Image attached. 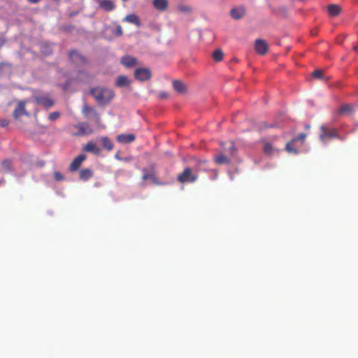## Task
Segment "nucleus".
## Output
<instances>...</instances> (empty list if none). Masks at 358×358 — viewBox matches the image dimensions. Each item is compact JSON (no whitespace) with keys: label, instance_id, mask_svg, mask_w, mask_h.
Returning <instances> with one entry per match:
<instances>
[{"label":"nucleus","instance_id":"c756f323","mask_svg":"<svg viewBox=\"0 0 358 358\" xmlns=\"http://www.w3.org/2000/svg\"><path fill=\"white\" fill-rule=\"evenodd\" d=\"M60 117V113L59 112H52L48 115V120L50 121H55L59 119Z\"/></svg>","mask_w":358,"mask_h":358},{"label":"nucleus","instance_id":"a19ab883","mask_svg":"<svg viewBox=\"0 0 358 358\" xmlns=\"http://www.w3.org/2000/svg\"><path fill=\"white\" fill-rule=\"evenodd\" d=\"M6 65H7V66H11V65H10V64H7V63H3V62H1V63H0V69H2V67H3V66H6Z\"/></svg>","mask_w":358,"mask_h":358},{"label":"nucleus","instance_id":"9d476101","mask_svg":"<svg viewBox=\"0 0 358 358\" xmlns=\"http://www.w3.org/2000/svg\"><path fill=\"white\" fill-rule=\"evenodd\" d=\"M255 49L256 52L259 55H264L268 52V45L266 41L262 39H257L255 42Z\"/></svg>","mask_w":358,"mask_h":358},{"label":"nucleus","instance_id":"49530a36","mask_svg":"<svg viewBox=\"0 0 358 358\" xmlns=\"http://www.w3.org/2000/svg\"><path fill=\"white\" fill-rule=\"evenodd\" d=\"M55 1H58V0H55Z\"/></svg>","mask_w":358,"mask_h":358},{"label":"nucleus","instance_id":"b1692460","mask_svg":"<svg viewBox=\"0 0 358 358\" xmlns=\"http://www.w3.org/2000/svg\"><path fill=\"white\" fill-rule=\"evenodd\" d=\"M93 176L92 171L90 169H83L79 173V179L86 181Z\"/></svg>","mask_w":358,"mask_h":358},{"label":"nucleus","instance_id":"a211bd4d","mask_svg":"<svg viewBox=\"0 0 358 358\" xmlns=\"http://www.w3.org/2000/svg\"><path fill=\"white\" fill-rule=\"evenodd\" d=\"M214 161L216 164H229V158L224 153H220L214 157Z\"/></svg>","mask_w":358,"mask_h":358},{"label":"nucleus","instance_id":"bb28decb","mask_svg":"<svg viewBox=\"0 0 358 358\" xmlns=\"http://www.w3.org/2000/svg\"><path fill=\"white\" fill-rule=\"evenodd\" d=\"M352 110V107L350 104H344L339 108L338 112L342 114L350 113Z\"/></svg>","mask_w":358,"mask_h":358},{"label":"nucleus","instance_id":"5701e85b","mask_svg":"<svg viewBox=\"0 0 358 358\" xmlns=\"http://www.w3.org/2000/svg\"><path fill=\"white\" fill-rule=\"evenodd\" d=\"M172 86H173L174 90L178 93H185L187 91V87L182 81L174 80L172 83Z\"/></svg>","mask_w":358,"mask_h":358},{"label":"nucleus","instance_id":"72a5a7b5","mask_svg":"<svg viewBox=\"0 0 358 358\" xmlns=\"http://www.w3.org/2000/svg\"><path fill=\"white\" fill-rule=\"evenodd\" d=\"M228 152L231 155H233L234 153H236V147L234 146V144L232 141L229 142Z\"/></svg>","mask_w":358,"mask_h":358},{"label":"nucleus","instance_id":"2f4dec72","mask_svg":"<svg viewBox=\"0 0 358 358\" xmlns=\"http://www.w3.org/2000/svg\"><path fill=\"white\" fill-rule=\"evenodd\" d=\"M307 136L306 134H305L304 133H301L300 134H299V136L297 137H295L294 139H292L291 141V142H297L299 141H302L303 142V141L305 140V138Z\"/></svg>","mask_w":358,"mask_h":358},{"label":"nucleus","instance_id":"2eb2a0df","mask_svg":"<svg viewBox=\"0 0 358 358\" xmlns=\"http://www.w3.org/2000/svg\"><path fill=\"white\" fill-rule=\"evenodd\" d=\"M134 140L135 135L134 134H119L117 137V142L123 144L132 143Z\"/></svg>","mask_w":358,"mask_h":358},{"label":"nucleus","instance_id":"ea45409f","mask_svg":"<svg viewBox=\"0 0 358 358\" xmlns=\"http://www.w3.org/2000/svg\"><path fill=\"white\" fill-rule=\"evenodd\" d=\"M31 3L36 4L38 3L41 0H28Z\"/></svg>","mask_w":358,"mask_h":358},{"label":"nucleus","instance_id":"f704fd0d","mask_svg":"<svg viewBox=\"0 0 358 358\" xmlns=\"http://www.w3.org/2000/svg\"><path fill=\"white\" fill-rule=\"evenodd\" d=\"M179 10L183 12V13H189L192 11V8L189 6H180L178 7Z\"/></svg>","mask_w":358,"mask_h":358},{"label":"nucleus","instance_id":"79ce46f5","mask_svg":"<svg viewBox=\"0 0 358 358\" xmlns=\"http://www.w3.org/2000/svg\"><path fill=\"white\" fill-rule=\"evenodd\" d=\"M3 182H4V180H3V178L1 179V180H0V185H1V183H3Z\"/></svg>","mask_w":358,"mask_h":358},{"label":"nucleus","instance_id":"f3484780","mask_svg":"<svg viewBox=\"0 0 358 358\" xmlns=\"http://www.w3.org/2000/svg\"><path fill=\"white\" fill-rule=\"evenodd\" d=\"M153 7L159 11H165L168 7L167 0H153Z\"/></svg>","mask_w":358,"mask_h":358},{"label":"nucleus","instance_id":"c9c22d12","mask_svg":"<svg viewBox=\"0 0 358 358\" xmlns=\"http://www.w3.org/2000/svg\"><path fill=\"white\" fill-rule=\"evenodd\" d=\"M153 178V176L152 174H150L148 171L145 169H143V180H147L148 179H152Z\"/></svg>","mask_w":358,"mask_h":358},{"label":"nucleus","instance_id":"1a4fd4ad","mask_svg":"<svg viewBox=\"0 0 358 358\" xmlns=\"http://www.w3.org/2000/svg\"><path fill=\"white\" fill-rule=\"evenodd\" d=\"M135 78L143 82L148 80L152 76L150 71L147 68H139L136 69L134 73Z\"/></svg>","mask_w":358,"mask_h":358},{"label":"nucleus","instance_id":"6e6552de","mask_svg":"<svg viewBox=\"0 0 358 358\" xmlns=\"http://www.w3.org/2000/svg\"><path fill=\"white\" fill-rule=\"evenodd\" d=\"M73 127L77 130L74 132V136L87 135L92 133V129L88 125V123L86 122L78 123L77 124L74 125Z\"/></svg>","mask_w":358,"mask_h":358},{"label":"nucleus","instance_id":"9b49d317","mask_svg":"<svg viewBox=\"0 0 358 358\" xmlns=\"http://www.w3.org/2000/svg\"><path fill=\"white\" fill-rule=\"evenodd\" d=\"M87 159L86 156L83 154L78 155L74 158L72 163L69 165V171H77L81 166L82 163Z\"/></svg>","mask_w":358,"mask_h":358},{"label":"nucleus","instance_id":"f8f14e48","mask_svg":"<svg viewBox=\"0 0 358 358\" xmlns=\"http://www.w3.org/2000/svg\"><path fill=\"white\" fill-rule=\"evenodd\" d=\"M99 2V8H101L105 12H110L113 11L115 5L113 2V0H96Z\"/></svg>","mask_w":358,"mask_h":358},{"label":"nucleus","instance_id":"c85d7f7f","mask_svg":"<svg viewBox=\"0 0 358 358\" xmlns=\"http://www.w3.org/2000/svg\"><path fill=\"white\" fill-rule=\"evenodd\" d=\"M293 144V142H288L287 143L286 145H285V149L287 150V152L289 153H297L298 151H297V149L295 148L294 147L292 146V145Z\"/></svg>","mask_w":358,"mask_h":358},{"label":"nucleus","instance_id":"7ed1b4c3","mask_svg":"<svg viewBox=\"0 0 358 358\" xmlns=\"http://www.w3.org/2000/svg\"><path fill=\"white\" fill-rule=\"evenodd\" d=\"M197 175L193 173L192 170L189 167L185 168L182 173L178 175V180L180 182H194L197 180Z\"/></svg>","mask_w":358,"mask_h":358},{"label":"nucleus","instance_id":"e433bc0d","mask_svg":"<svg viewBox=\"0 0 358 358\" xmlns=\"http://www.w3.org/2000/svg\"><path fill=\"white\" fill-rule=\"evenodd\" d=\"M54 178L55 179L57 180V181H60V180H64V176L62 175L60 173H59L58 171H55L54 173Z\"/></svg>","mask_w":358,"mask_h":358},{"label":"nucleus","instance_id":"4be33fe9","mask_svg":"<svg viewBox=\"0 0 358 358\" xmlns=\"http://www.w3.org/2000/svg\"><path fill=\"white\" fill-rule=\"evenodd\" d=\"M130 80L125 76H119L116 79V86L119 87H124L129 86Z\"/></svg>","mask_w":358,"mask_h":358},{"label":"nucleus","instance_id":"aec40b11","mask_svg":"<svg viewBox=\"0 0 358 358\" xmlns=\"http://www.w3.org/2000/svg\"><path fill=\"white\" fill-rule=\"evenodd\" d=\"M124 21L129 23H131L136 25V27H141V21L139 17L135 14L127 15L124 18Z\"/></svg>","mask_w":358,"mask_h":358},{"label":"nucleus","instance_id":"0eeeda50","mask_svg":"<svg viewBox=\"0 0 358 358\" xmlns=\"http://www.w3.org/2000/svg\"><path fill=\"white\" fill-rule=\"evenodd\" d=\"M69 60L78 66H83L87 63V59L76 50L69 52Z\"/></svg>","mask_w":358,"mask_h":358},{"label":"nucleus","instance_id":"4468645a","mask_svg":"<svg viewBox=\"0 0 358 358\" xmlns=\"http://www.w3.org/2000/svg\"><path fill=\"white\" fill-rule=\"evenodd\" d=\"M245 15V9L243 7H235L231 9V15L233 19L239 20Z\"/></svg>","mask_w":358,"mask_h":358},{"label":"nucleus","instance_id":"6ab92c4d","mask_svg":"<svg viewBox=\"0 0 358 358\" xmlns=\"http://www.w3.org/2000/svg\"><path fill=\"white\" fill-rule=\"evenodd\" d=\"M327 10H328L329 15L331 17L337 16L341 13V7L336 3H331L327 7Z\"/></svg>","mask_w":358,"mask_h":358},{"label":"nucleus","instance_id":"dca6fc26","mask_svg":"<svg viewBox=\"0 0 358 358\" xmlns=\"http://www.w3.org/2000/svg\"><path fill=\"white\" fill-rule=\"evenodd\" d=\"M278 149L273 148L271 143L268 141H264L263 143V152L265 155L268 157L273 156V153L277 152Z\"/></svg>","mask_w":358,"mask_h":358},{"label":"nucleus","instance_id":"4c0bfd02","mask_svg":"<svg viewBox=\"0 0 358 358\" xmlns=\"http://www.w3.org/2000/svg\"><path fill=\"white\" fill-rule=\"evenodd\" d=\"M9 124V120L7 119H0V127H6Z\"/></svg>","mask_w":358,"mask_h":358},{"label":"nucleus","instance_id":"c03bdc74","mask_svg":"<svg viewBox=\"0 0 358 358\" xmlns=\"http://www.w3.org/2000/svg\"><path fill=\"white\" fill-rule=\"evenodd\" d=\"M2 45V43H0V47Z\"/></svg>","mask_w":358,"mask_h":358},{"label":"nucleus","instance_id":"cd10ccee","mask_svg":"<svg viewBox=\"0 0 358 358\" xmlns=\"http://www.w3.org/2000/svg\"><path fill=\"white\" fill-rule=\"evenodd\" d=\"M1 167L6 171H11L12 162L10 159H4L1 163Z\"/></svg>","mask_w":358,"mask_h":358},{"label":"nucleus","instance_id":"473e14b6","mask_svg":"<svg viewBox=\"0 0 358 358\" xmlns=\"http://www.w3.org/2000/svg\"><path fill=\"white\" fill-rule=\"evenodd\" d=\"M122 26L117 25L116 26V28H115V30H113V34L117 36H121L122 35Z\"/></svg>","mask_w":358,"mask_h":358},{"label":"nucleus","instance_id":"20e7f679","mask_svg":"<svg viewBox=\"0 0 358 358\" xmlns=\"http://www.w3.org/2000/svg\"><path fill=\"white\" fill-rule=\"evenodd\" d=\"M27 103H28L27 100L17 101L16 106L15 108L14 112H13V116H14L15 120H20L22 115H25L27 117L30 115L29 113L27 111L25 108Z\"/></svg>","mask_w":358,"mask_h":358},{"label":"nucleus","instance_id":"a18cd8bd","mask_svg":"<svg viewBox=\"0 0 358 358\" xmlns=\"http://www.w3.org/2000/svg\"><path fill=\"white\" fill-rule=\"evenodd\" d=\"M122 1H127V0H122Z\"/></svg>","mask_w":358,"mask_h":358},{"label":"nucleus","instance_id":"7c9ffc66","mask_svg":"<svg viewBox=\"0 0 358 358\" xmlns=\"http://www.w3.org/2000/svg\"><path fill=\"white\" fill-rule=\"evenodd\" d=\"M313 77L317 79H322L324 76V71L321 70H316L313 72Z\"/></svg>","mask_w":358,"mask_h":358},{"label":"nucleus","instance_id":"f03ea898","mask_svg":"<svg viewBox=\"0 0 358 358\" xmlns=\"http://www.w3.org/2000/svg\"><path fill=\"white\" fill-rule=\"evenodd\" d=\"M320 139L321 142L326 143L327 141L331 138H338L340 141H344V138L339 135L337 129L322 125L320 126Z\"/></svg>","mask_w":358,"mask_h":358},{"label":"nucleus","instance_id":"ddd939ff","mask_svg":"<svg viewBox=\"0 0 358 358\" xmlns=\"http://www.w3.org/2000/svg\"><path fill=\"white\" fill-rule=\"evenodd\" d=\"M83 150L87 152L93 153L96 155H99L101 152V150L99 148V146H97L96 143L92 141H88L86 145L84 146Z\"/></svg>","mask_w":358,"mask_h":358},{"label":"nucleus","instance_id":"a878e982","mask_svg":"<svg viewBox=\"0 0 358 358\" xmlns=\"http://www.w3.org/2000/svg\"><path fill=\"white\" fill-rule=\"evenodd\" d=\"M223 57L224 53L222 51H221L220 49L215 50L213 53V57L215 62H220L221 60L223 59Z\"/></svg>","mask_w":358,"mask_h":358},{"label":"nucleus","instance_id":"58836bf2","mask_svg":"<svg viewBox=\"0 0 358 358\" xmlns=\"http://www.w3.org/2000/svg\"><path fill=\"white\" fill-rule=\"evenodd\" d=\"M159 96H160L162 99H164L167 97V94L166 92H161L160 94H159Z\"/></svg>","mask_w":358,"mask_h":358},{"label":"nucleus","instance_id":"f257e3e1","mask_svg":"<svg viewBox=\"0 0 358 358\" xmlns=\"http://www.w3.org/2000/svg\"><path fill=\"white\" fill-rule=\"evenodd\" d=\"M90 94L94 98L96 103L101 106L107 104L114 97V92L112 90L103 87L91 88Z\"/></svg>","mask_w":358,"mask_h":358},{"label":"nucleus","instance_id":"39448f33","mask_svg":"<svg viewBox=\"0 0 358 358\" xmlns=\"http://www.w3.org/2000/svg\"><path fill=\"white\" fill-rule=\"evenodd\" d=\"M34 99L36 103L42 105L46 108H49L55 104V101L48 94H35Z\"/></svg>","mask_w":358,"mask_h":358},{"label":"nucleus","instance_id":"412c9836","mask_svg":"<svg viewBox=\"0 0 358 358\" xmlns=\"http://www.w3.org/2000/svg\"><path fill=\"white\" fill-rule=\"evenodd\" d=\"M136 59L131 56H124L122 57L121 63L124 66L130 68L135 65Z\"/></svg>","mask_w":358,"mask_h":358},{"label":"nucleus","instance_id":"37998d69","mask_svg":"<svg viewBox=\"0 0 358 358\" xmlns=\"http://www.w3.org/2000/svg\"><path fill=\"white\" fill-rule=\"evenodd\" d=\"M353 49H355V51L357 50V48L356 46H355V48H353Z\"/></svg>","mask_w":358,"mask_h":358},{"label":"nucleus","instance_id":"393cba45","mask_svg":"<svg viewBox=\"0 0 358 358\" xmlns=\"http://www.w3.org/2000/svg\"><path fill=\"white\" fill-rule=\"evenodd\" d=\"M100 141L102 143V146L108 151H110L113 149V143L108 137L100 138Z\"/></svg>","mask_w":358,"mask_h":358},{"label":"nucleus","instance_id":"423d86ee","mask_svg":"<svg viewBox=\"0 0 358 358\" xmlns=\"http://www.w3.org/2000/svg\"><path fill=\"white\" fill-rule=\"evenodd\" d=\"M82 114L86 118L93 119L96 121V122H99L100 121V116L95 108L90 106L87 103H83L82 108Z\"/></svg>","mask_w":358,"mask_h":358}]
</instances>
